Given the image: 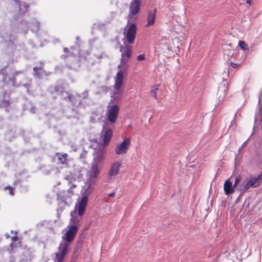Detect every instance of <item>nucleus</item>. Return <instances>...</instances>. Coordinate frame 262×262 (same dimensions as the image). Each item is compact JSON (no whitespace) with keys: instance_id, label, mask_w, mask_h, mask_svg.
I'll return each mask as SVG.
<instances>
[{"instance_id":"1","label":"nucleus","mask_w":262,"mask_h":262,"mask_svg":"<svg viewBox=\"0 0 262 262\" xmlns=\"http://www.w3.org/2000/svg\"><path fill=\"white\" fill-rule=\"evenodd\" d=\"M68 230L62 237L58 248V251L56 254L54 262H61L65 257L69 246V243L73 241L78 231V227L76 225H71L67 227Z\"/></svg>"},{"instance_id":"2","label":"nucleus","mask_w":262,"mask_h":262,"mask_svg":"<svg viewBox=\"0 0 262 262\" xmlns=\"http://www.w3.org/2000/svg\"><path fill=\"white\" fill-rule=\"evenodd\" d=\"M123 81V72L122 70H119L115 77V84L113 86V94L111 95L110 103H117L121 99L123 90L121 88Z\"/></svg>"},{"instance_id":"3","label":"nucleus","mask_w":262,"mask_h":262,"mask_svg":"<svg viewBox=\"0 0 262 262\" xmlns=\"http://www.w3.org/2000/svg\"><path fill=\"white\" fill-rule=\"evenodd\" d=\"M120 51L121 55V63L118 66V69L122 70V71H125L128 68V60L132 55V48L129 45L124 46H121Z\"/></svg>"},{"instance_id":"4","label":"nucleus","mask_w":262,"mask_h":262,"mask_svg":"<svg viewBox=\"0 0 262 262\" xmlns=\"http://www.w3.org/2000/svg\"><path fill=\"white\" fill-rule=\"evenodd\" d=\"M99 165L100 164L93 162L92 163L91 168L89 171L90 175L89 179L85 184V186L87 187L85 190L88 193H90L91 192V186L94 184L96 182V179L99 174Z\"/></svg>"},{"instance_id":"5","label":"nucleus","mask_w":262,"mask_h":262,"mask_svg":"<svg viewBox=\"0 0 262 262\" xmlns=\"http://www.w3.org/2000/svg\"><path fill=\"white\" fill-rule=\"evenodd\" d=\"M259 176L249 177L243 181L239 186L238 190L241 193H245L251 187H256L259 185L258 180Z\"/></svg>"},{"instance_id":"6","label":"nucleus","mask_w":262,"mask_h":262,"mask_svg":"<svg viewBox=\"0 0 262 262\" xmlns=\"http://www.w3.org/2000/svg\"><path fill=\"white\" fill-rule=\"evenodd\" d=\"M106 152L105 146L101 144L98 145L94 149L93 162L100 164L105 159Z\"/></svg>"},{"instance_id":"7","label":"nucleus","mask_w":262,"mask_h":262,"mask_svg":"<svg viewBox=\"0 0 262 262\" xmlns=\"http://www.w3.org/2000/svg\"><path fill=\"white\" fill-rule=\"evenodd\" d=\"M119 112V107L118 105L115 104L111 106H107L106 112V117L108 121L111 123L116 122Z\"/></svg>"},{"instance_id":"8","label":"nucleus","mask_w":262,"mask_h":262,"mask_svg":"<svg viewBox=\"0 0 262 262\" xmlns=\"http://www.w3.org/2000/svg\"><path fill=\"white\" fill-rule=\"evenodd\" d=\"M1 73L2 75V81L3 84L2 85V89L9 88L11 84L13 87H16V78H12L8 76V74L6 73L5 68H3L1 70Z\"/></svg>"},{"instance_id":"9","label":"nucleus","mask_w":262,"mask_h":262,"mask_svg":"<svg viewBox=\"0 0 262 262\" xmlns=\"http://www.w3.org/2000/svg\"><path fill=\"white\" fill-rule=\"evenodd\" d=\"M137 27L135 24H130L126 32H124V36L128 43H133L136 38Z\"/></svg>"},{"instance_id":"10","label":"nucleus","mask_w":262,"mask_h":262,"mask_svg":"<svg viewBox=\"0 0 262 262\" xmlns=\"http://www.w3.org/2000/svg\"><path fill=\"white\" fill-rule=\"evenodd\" d=\"M130 145V139L125 138L122 142L118 144L115 148V152L117 155L126 153Z\"/></svg>"},{"instance_id":"11","label":"nucleus","mask_w":262,"mask_h":262,"mask_svg":"<svg viewBox=\"0 0 262 262\" xmlns=\"http://www.w3.org/2000/svg\"><path fill=\"white\" fill-rule=\"evenodd\" d=\"M81 95L79 94L76 93L75 95L68 93L67 95V100H68L75 107H84L85 105L83 104L81 100H77V98H80Z\"/></svg>"},{"instance_id":"12","label":"nucleus","mask_w":262,"mask_h":262,"mask_svg":"<svg viewBox=\"0 0 262 262\" xmlns=\"http://www.w3.org/2000/svg\"><path fill=\"white\" fill-rule=\"evenodd\" d=\"M228 91V82L224 80L219 85L217 95L219 101L223 100Z\"/></svg>"},{"instance_id":"13","label":"nucleus","mask_w":262,"mask_h":262,"mask_svg":"<svg viewBox=\"0 0 262 262\" xmlns=\"http://www.w3.org/2000/svg\"><path fill=\"white\" fill-rule=\"evenodd\" d=\"M50 89L52 93H55L57 94H60L63 99L67 100V95L69 93L64 91V88L63 85L56 84L54 86H50Z\"/></svg>"},{"instance_id":"14","label":"nucleus","mask_w":262,"mask_h":262,"mask_svg":"<svg viewBox=\"0 0 262 262\" xmlns=\"http://www.w3.org/2000/svg\"><path fill=\"white\" fill-rule=\"evenodd\" d=\"M140 0H134L130 3L128 15L133 16L137 14L140 9Z\"/></svg>"},{"instance_id":"15","label":"nucleus","mask_w":262,"mask_h":262,"mask_svg":"<svg viewBox=\"0 0 262 262\" xmlns=\"http://www.w3.org/2000/svg\"><path fill=\"white\" fill-rule=\"evenodd\" d=\"M11 103L10 93L5 91L2 97H0V106L4 107H8Z\"/></svg>"},{"instance_id":"16","label":"nucleus","mask_w":262,"mask_h":262,"mask_svg":"<svg viewBox=\"0 0 262 262\" xmlns=\"http://www.w3.org/2000/svg\"><path fill=\"white\" fill-rule=\"evenodd\" d=\"M121 166V162L117 161L113 163L111 166L110 169L108 173V176L110 177H112L117 176L119 172Z\"/></svg>"},{"instance_id":"17","label":"nucleus","mask_w":262,"mask_h":262,"mask_svg":"<svg viewBox=\"0 0 262 262\" xmlns=\"http://www.w3.org/2000/svg\"><path fill=\"white\" fill-rule=\"evenodd\" d=\"M40 66L37 67H35L33 68V75L40 79L43 75H46V72L43 69V63L42 61L40 62Z\"/></svg>"},{"instance_id":"18","label":"nucleus","mask_w":262,"mask_h":262,"mask_svg":"<svg viewBox=\"0 0 262 262\" xmlns=\"http://www.w3.org/2000/svg\"><path fill=\"white\" fill-rule=\"evenodd\" d=\"M88 198L87 196L82 198L78 205V214L80 216H82L85 210L87 205Z\"/></svg>"},{"instance_id":"19","label":"nucleus","mask_w":262,"mask_h":262,"mask_svg":"<svg viewBox=\"0 0 262 262\" xmlns=\"http://www.w3.org/2000/svg\"><path fill=\"white\" fill-rule=\"evenodd\" d=\"M224 190L225 194L229 195L233 194L235 191V189L233 187L232 182L230 181V179H228L227 180L224 184Z\"/></svg>"},{"instance_id":"20","label":"nucleus","mask_w":262,"mask_h":262,"mask_svg":"<svg viewBox=\"0 0 262 262\" xmlns=\"http://www.w3.org/2000/svg\"><path fill=\"white\" fill-rule=\"evenodd\" d=\"M156 12L157 10L156 9H155L153 11H150L148 12L147 17V23L146 25V27L152 26L155 24L156 16Z\"/></svg>"},{"instance_id":"21","label":"nucleus","mask_w":262,"mask_h":262,"mask_svg":"<svg viewBox=\"0 0 262 262\" xmlns=\"http://www.w3.org/2000/svg\"><path fill=\"white\" fill-rule=\"evenodd\" d=\"M113 136V130L111 129H107L106 130L103 138V143L102 145L106 146L110 142L111 139Z\"/></svg>"},{"instance_id":"22","label":"nucleus","mask_w":262,"mask_h":262,"mask_svg":"<svg viewBox=\"0 0 262 262\" xmlns=\"http://www.w3.org/2000/svg\"><path fill=\"white\" fill-rule=\"evenodd\" d=\"M56 156H57L58 163L62 164H64L67 163V158L68 155L67 154H60L59 152L56 153Z\"/></svg>"},{"instance_id":"23","label":"nucleus","mask_w":262,"mask_h":262,"mask_svg":"<svg viewBox=\"0 0 262 262\" xmlns=\"http://www.w3.org/2000/svg\"><path fill=\"white\" fill-rule=\"evenodd\" d=\"M28 27H30L32 31L37 32L40 29V23L36 20H33L31 24Z\"/></svg>"},{"instance_id":"24","label":"nucleus","mask_w":262,"mask_h":262,"mask_svg":"<svg viewBox=\"0 0 262 262\" xmlns=\"http://www.w3.org/2000/svg\"><path fill=\"white\" fill-rule=\"evenodd\" d=\"M159 85H155L151 86L150 89V94L152 97H154L156 99H157V92L159 90Z\"/></svg>"},{"instance_id":"25","label":"nucleus","mask_w":262,"mask_h":262,"mask_svg":"<svg viewBox=\"0 0 262 262\" xmlns=\"http://www.w3.org/2000/svg\"><path fill=\"white\" fill-rule=\"evenodd\" d=\"M64 179L68 182L69 185H70L71 183L75 181V178L74 177L73 175L71 173L67 174Z\"/></svg>"},{"instance_id":"26","label":"nucleus","mask_w":262,"mask_h":262,"mask_svg":"<svg viewBox=\"0 0 262 262\" xmlns=\"http://www.w3.org/2000/svg\"><path fill=\"white\" fill-rule=\"evenodd\" d=\"M57 200L59 201L60 203L63 202L64 203L66 201V198L62 192H60L57 194Z\"/></svg>"},{"instance_id":"27","label":"nucleus","mask_w":262,"mask_h":262,"mask_svg":"<svg viewBox=\"0 0 262 262\" xmlns=\"http://www.w3.org/2000/svg\"><path fill=\"white\" fill-rule=\"evenodd\" d=\"M72 215V214H71ZM72 217L71 219V222L73 224L72 225H76L78 227V225L79 223L80 222V218H78V217H73L72 216Z\"/></svg>"},{"instance_id":"28","label":"nucleus","mask_w":262,"mask_h":262,"mask_svg":"<svg viewBox=\"0 0 262 262\" xmlns=\"http://www.w3.org/2000/svg\"><path fill=\"white\" fill-rule=\"evenodd\" d=\"M238 46L244 50L248 49L247 45L245 43L244 41L240 40L238 42Z\"/></svg>"},{"instance_id":"29","label":"nucleus","mask_w":262,"mask_h":262,"mask_svg":"<svg viewBox=\"0 0 262 262\" xmlns=\"http://www.w3.org/2000/svg\"><path fill=\"white\" fill-rule=\"evenodd\" d=\"M241 180V177L240 176H238L236 177L235 179V182L234 184L233 185V187L235 189L238 185V183L240 182Z\"/></svg>"},{"instance_id":"30","label":"nucleus","mask_w":262,"mask_h":262,"mask_svg":"<svg viewBox=\"0 0 262 262\" xmlns=\"http://www.w3.org/2000/svg\"><path fill=\"white\" fill-rule=\"evenodd\" d=\"M20 7L21 8H19L20 10H21L23 9H24V12H25L28 10L29 6L27 4H23L20 5Z\"/></svg>"},{"instance_id":"31","label":"nucleus","mask_w":262,"mask_h":262,"mask_svg":"<svg viewBox=\"0 0 262 262\" xmlns=\"http://www.w3.org/2000/svg\"><path fill=\"white\" fill-rule=\"evenodd\" d=\"M87 154H88V152L86 151H85V150L82 151L80 155V157H79L80 159L82 160L83 159H85V157L87 156Z\"/></svg>"},{"instance_id":"32","label":"nucleus","mask_w":262,"mask_h":262,"mask_svg":"<svg viewBox=\"0 0 262 262\" xmlns=\"http://www.w3.org/2000/svg\"><path fill=\"white\" fill-rule=\"evenodd\" d=\"M81 97H82L83 99H86L89 97V91L85 90L82 93Z\"/></svg>"},{"instance_id":"33","label":"nucleus","mask_w":262,"mask_h":262,"mask_svg":"<svg viewBox=\"0 0 262 262\" xmlns=\"http://www.w3.org/2000/svg\"><path fill=\"white\" fill-rule=\"evenodd\" d=\"M224 54H227L228 57L232 56L233 54L232 50L229 49L228 51H226L225 49L224 50Z\"/></svg>"},{"instance_id":"34","label":"nucleus","mask_w":262,"mask_h":262,"mask_svg":"<svg viewBox=\"0 0 262 262\" xmlns=\"http://www.w3.org/2000/svg\"><path fill=\"white\" fill-rule=\"evenodd\" d=\"M145 59V55L144 54H140L138 55L137 57V59L139 61L144 60Z\"/></svg>"},{"instance_id":"35","label":"nucleus","mask_w":262,"mask_h":262,"mask_svg":"<svg viewBox=\"0 0 262 262\" xmlns=\"http://www.w3.org/2000/svg\"><path fill=\"white\" fill-rule=\"evenodd\" d=\"M23 71H16L13 73L12 78H15L19 74H23Z\"/></svg>"},{"instance_id":"36","label":"nucleus","mask_w":262,"mask_h":262,"mask_svg":"<svg viewBox=\"0 0 262 262\" xmlns=\"http://www.w3.org/2000/svg\"><path fill=\"white\" fill-rule=\"evenodd\" d=\"M5 189H9V193L11 195H13L14 194V192H13V190H14V188L10 186H7L5 187Z\"/></svg>"},{"instance_id":"37","label":"nucleus","mask_w":262,"mask_h":262,"mask_svg":"<svg viewBox=\"0 0 262 262\" xmlns=\"http://www.w3.org/2000/svg\"><path fill=\"white\" fill-rule=\"evenodd\" d=\"M15 234H17V232H14ZM11 240L13 242H16L17 240H18V237L16 235H15V236H12L11 237Z\"/></svg>"},{"instance_id":"38","label":"nucleus","mask_w":262,"mask_h":262,"mask_svg":"<svg viewBox=\"0 0 262 262\" xmlns=\"http://www.w3.org/2000/svg\"><path fill=\"white\" fill-rule=\"evenodd\" d=\"M230 64L232 68H237V67H238L239 66L238 64H237L236 63H234L232 62H231Z\"/></svg>"},{"instance_id":"39","label":"nucleus","mask_w":262,"mask_h":262,"mask_svg":"<svg viewBox=\"0 0 262 262\" xmlns=\"http://www.w3.org/2000/svg\"><path fill=\"white\" fill-rule=\"evenodd\" d=\"M23 86L27 89L28 91H29V89L30 88V84L29 83H25L23 84Z\"/></svg>"},{"instance_id":"40","label":"nucleus","mask_w":262,"mask_h":262,"mask_svg":"<svg viewBox=\"0 0 262 262\" xmlns=\"http://www.w3.org/2000/svg\"><path fill=\"white\" fill-rule=\"evenodd\" d=\"M18 5L19 7L21 8L20 2L19 0H13Z\"/></svg>"},{"instance_id":"41","label":"nucleus","mask_w":262,"mask_h":262,"mask_svg":"<svg viewBox=\"0 0 262 262\" xmlns=\"http://www.w3.org/2000/svg\"><path fill=\"white\" fill-rule=\"evenodd\" d=\"M70 184H71V185H70V189L76 187V185L75 184H72V183H71Z\"/></svg>"},{"instance_id":"42","label":"nucleus","mask_w":262,"mask_h":262,"mask_svg":"<svg viewBox=\"0 0 262 262\" xmlns=\"http://www.w3.org/2000/svg\"><path fill=\"white\" fill-rule=\"evenodd\" d=\"M114 195H115V192H112V193L108 194V196L109 197H113V196H114Z\"/></svg>"},{"instance_id":"43","label":"nucleus","mask_w":262,"mask_h":262,"mask_svg":"<svg viewBox=\"0 0 262 262\" xmlns=\"http://www.w3.org/2000/svg\"><path fill=\"white\" fill-rule=\"evenodd\" d=\"M63 51L65 52V53H68L69 52V49L68 48H63Z\"/></svg>"},{"instance_id":"44","label":"nucleus","mask_w":262,"mask_h":262,"mask_svg":"<svg viewBox=\"0 0 262 262\" xmlns=\"http://www.w3.org/2000/svg\"><path fill=\"white\" fill-rule=\"evenodd\" d=\"M68 56H69V55H62L61 58L65 59V58H67Z\"/></svg>"},{"instance_id":"45","label":"nucleus","mask_w":262,"mask_h":262,"mask_svg":"<svg viewBox=\"0 0 262 262\" xmlns=\"http://www.w3.org/2000/svg\"><path fill=\"white\" fill-rule=\"evenodd\" d=\"M247 4H248L249 5L251 4V0H245Z\"/></svg>"},{"instance_id":"46","label":"nucleus","mask_w":262,"mask_h":262,"mask_svg":"<svg viewBox=\"0 0 262 262\" xmlns=\"http://www.w3.org/2000/svg\"><path fill=\"white\" fill-rule=\"evenodd\" d=\"M10 247H11V248H12V249H13V243H11V244H10Z\"/></svg>"},{"instance_id":"47","label":"nucleus","mask_w":262,"mask_h":262,"mask_svg":"<svg viewBox=\"0 0 262 262\" xmlns=\"http://www.w3.org/2000/svg\"><path fill=\"white\" fill-rule=\"evenodd\" d=\"M103 57V54H102L100 56L98 57V58H102Z\"/></svg>"},{"instance_id":"48","label":"nucleus","mask_w":262,"mask_h":262,"mask_svg":"<svg viewBox=\"0 0 262 262\" xmlns=\"http://www.w3.org/2000/svg\"><path fill=\"white\" fill-rule=\"evenodd\" d=\"M79 37H76V40H79Z\"/></svg>"},{"instance_id":"49","label":"nucleus","mask_w":262,"mask_h":262,"mask_svg":"<svg viewBox=\"0 0 262 262\" xmlns=\"http://www.w3.org/2000/svg\"><path fill=\"white\" fill-rule=\"evenodd\" d=\"M241 148H242L241 147V148L239 149V151L241 150Z\"/></svg>"}]
</instances>
